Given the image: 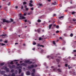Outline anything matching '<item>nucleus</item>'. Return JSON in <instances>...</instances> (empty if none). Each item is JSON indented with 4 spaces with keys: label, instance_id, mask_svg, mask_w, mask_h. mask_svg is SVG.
<instances>
[{
    "label": "nucleus",
    "instance_id": "obj_23",
    "mask_svg": "<svg viewBox=\"0 0 76 76\" xmlns=\"http://www.w3.org/2000/svg\"><path fill=\"white\" fill-rule=\"evenodd\" d=\"M23 4L24 5H25V4H26V2L25 1H24L23 2Z\"/></svg>",
    "mask_w": 76,
    "mask_h": 76
},
{
    "label": "nucleus",
    "instance_id": "obj_27",
    "mask_svg": "<svg viewBox=\"0 0 76 76\" xmlns=\"http://www.w3.org/2000/svg\"><path fill=\"white\" fill-rule=\"evenodd\" d=\"M73 36V34L72 33L71 34H70V37H72Z\"/></svg>",
    "mask_w": 76,
    "mask_h": 76
},
{
    "label": "nucleus",
    "instance_id": "obj_40",
    "mask_svg": "<svg viewBox=\"0 0 76 76\" xmlns=\"http://www.w3.org/2000/svg\"><path fill=\"white\" fill-rule=\"evenodd\" d=\"M38 67V65L37 64H35V66H34V67Z\"/></svg>",
    "mask_w": 76,
    "mask_h": 76
},
{
    "label": "nucleus",
    "instance_id": "obj_47",
    "mask_svg": "<svg viewBox=\"0 0 76 76\" xmlns=\"http://www.w3.org/2000/svg\"><path fill=\"white\" fill-rule=\"evenodd\" d=\"M28 10V8H26V11Z\"/></svg>",
    "mask_w": 76,
    "mask_h": 76
},
{
    "label": "nucleus",
    "instance_id": "obj_34",
    "mask_svg": "<svg viewBox=\"0 0 76 76\" xmlns=\"http://www.w3.org/2000/svg\"><path fill=\"white\" fill-rule=\"evenodd\" d=\"M56 61L57 62H59V61H60V60H59L58 59H57Z\"/></svg>",
    "mask_w": 76,
    "mask_h": 76
},
{
    "label": "nucleus",
    "instance_id": "obj_8",
    "mask_svg": "<svg viewBox=\"0 0 76 76\" xmlns=\"http://www.w3.org/2000/svg\"><path fill=\"white\" fill-rule=\"evenodd\" d=\"M21 66H26V64H25L24 63H23L20 64Z\"/></svg>",
    "mask_w": 76,
    "mask_h": 76
},
{
    "label": "nucleus",
    "instance_id": "obj_52",
    "mask_svg": "<svg viewBox=\"0 0 76 76\" xmlns=\"http://www.w3.org/2000/svg\"><path fill=\"white\" fill-rule=\"evenodd\" d=\"M17 66H20V64H17Z\"/></svg>",
    "mask_w": 76,
    "mask_h": 76
},
{
    "label": "nucleus",
    "instance_id": "obj_15",
    "mask_svg": "<svg viewBox=\"0 0 76 76\" xmlns=\"http://www.w3.org/2000/svg\"><path fill=\"white\" fill-rule=\"evenodd\" d=\"M15 68V65H13L11 66V68L12 69H14V68Z\"/></svg>",
    "mask_w": 76,
    "mask_h": 76
},
{
    "label": "nucleus",
    "instance_id": "obj_46",
    "mask_svg": "<svg viewBox=\"0 0 76 76\" xmlns=\"http://www.w3.org/2000/svg\"><path fill=\"white\" fill-rule=\"evenodd\" d=\"M10 2H9V4H7V5L8 6H10Z\"/></svg>",
    "mask_w": 76,
    "mask_h": 76
},
{
    "label": "nucleus",
    "instance_id": "obj_36",
    "mask_svg": "<svg viewBox=\"0 0 76 76\" xmlns=\"http://www.w3.org/2000/svg\"><path fill=\"white\" fill-rule=\"evenodd\" d=\"M19 16H20V18H21L22 17V14H19Z\"/></svg>",
    "mask_w": 76,
    "mask_h": 76
},
{
    "label": "nucleus",
    "instance_id": "obj_37",
    "mask_svg": "<svg viewBox=\"0 0 76 76\" xmlns=\"http://www.w3.org/2000/svg\"><path fill=\"white\" fill-rule=\"evenodd\" d=\"M71 8H73V9H75V8L76 7L75 6L71 7Z\"/></svg>",
    "mask_w": 76,
    "mask_h": 76
},
{
    "label": "nucleus",
    "instance_id": "obj_64",
    "mask_svg": "<svg viewBox=\"0 0 76 76\" xmlns=\"http://www.w3.org/2000/svg\"><path fill=\"white\" fill-rule=\"evenodd\" d=\"M30 3H32V0L30 1Z\"/></svg>",
    "mask_w": 76,
    "mask_h": 76
},
{
    "label": "nucleus",
    "instance_id": "obj_54",
    "mask_svg": "<svg viewBox=\"0 0 76 76\" xmlns=\"http://www.w3.org/2000/svg\"><path fill=\"white\" fill-rule=\"evenodd\" d=\"M4 76H10L9 75H6L4 74Z\"/></svg>",
    "mask_w": 76,
    "mask_h": 76
},
{
    "label": "nucleus",
    "instance_id": "obj_35",
    "mask_svg": "<svg viewBox=\"0 0 76 76\" xmlns=\"http://www.w3.org/2000/svg\"><path fill=\"white\" fill-rule=\"evenodd\" d=\"M53 44L54 45H56V42H55V41H53Z\"/></svg>",
    "mask_w": 76,
    "mask_h": 76
},
{
    "label": "nucleus",
    "instance_id": "obj_21",
    "mask_svg": "<svg viewBox=\"0 0 76 76\" xmlns=\"http://www.w3.org/2000/svg\"><path fill=\"white\" fill-rule=\"evenodd\" d=\"M58 71L59 72H61V70H60V69H58Z\"/></svg>",
    "mask_w": 76,
    "mask_h": 76
},
{
    "label": "nucleus",
    "instance_id": "obj_4",
    "mask_svg": "<svg viewBox=\"0 0 76 76\" xmlns=\"http://www.w3.org/2000/svg\"><path fill=\"white\" fill-rule=\"evenodd\" d=\"M4 69L6 70L7 72H9V69L7 68V67L5 66L4 68Z\"/></svg>",
    "mask_w": 76,
    "mask_h": 76
},
{
    "label": "nucleus",
    "instance_id": "obj_20",
    "mask_svg": "<svg viewBox=\"0 0 76 76\" xmlns=\"http://www.w3.org/2000/svg\"><path fill=\"white\" fill-rule=\"evenodd\" d=\"M37 22H38V23H39L41 22V20L39 19L38 20Z\"/></svg>",
    "mask_w": 76,
    "mask_h": 76
},
{
    "label": "nucleus",
    "instance_id": "obj_26",
    "mask_svg": "<svg viewBox=\"0 0 76 76\" xmlns=\"http://www.w3.org/2000/svg\"><path fill=\"white\" fill-rule=\"evenodd\" d=\"M11 76H15V73H13L11 75Z\"/></svg>",
    "mask_w": 76,
    "mask_h": 76
},
{
    "label": "nucleus",
    "instance_id": "obj_19",
    "mask_svg": "<svg viewBox=\"0 0 76 76\" xmlns=\"http://www.w3.org/2000/svg\"><path fill=\"white\" fill-rule=\"evenodd\" d=\"M29 6H30L31 7H32L33 6V5H32V4L31 3H29Z\"/></svg>",
    "mask_w": 76,
    "mask_h": 76
},
{
    "label": "nucleus",
    "instance_id": "obj_25",
    "mask_svg": "<svg viewBox=\"0 0 76 76\" xmlns=\"http://www.w3.org/2000/svg\"><path fill=\"white\" fill-rule=\"evenodd\" d=\"M42 39H42V38H41V37H39V41H41V40H42Z\"/></svg>",
    "mask_w": 76,
    "mask_h": 76
},
{
    "label": "nucleus",
    "instance_id": "obj_31",
    "mask_svg": "<svg viewBox=\"0 0 76 76\" xmlns=\"http://www.w3.org/2000/svg\"><path fill=\"white\" fill-rule=\"evenodd\" d=\"M22 66H19L18 67H17V69H19V68H22Z\"/></svg>",
    "mask_w": 76,
    "mask_h": 76
},
{
    "label": "nucleus",
    "instance_id": "obj_1",
    "mask_svg": "<svg viewBox=\"0 0 76 76\" xmlns=\"http://www.w3.org/2000/svg\"><path fill=\"white\" fill-rule=\"evenodd\" d=\"M24 63H28V64H32V62L30 61L29 60L25 61Z\"/></svg>",
    "mask_w": 76,
    "mask_h": 76
},
{
    "label": "nucleus",
    "instance_id": "obj_45",
    "mask_svg": "<svg viewBox=\"0 0 76 76\" xmlns=\"http://www.w3.org/2000/svg\"><path fill=\"white\" fill-rule=\"evenodd\" d=\"M23 75H24V74L23 73H22L21 74V76H23Z\"/></svg>",
    "mask_w": 76,
    "mask_h": 76
},
{
    "label": "nucleus",
    "instance_id": "obj_11",
    "mask_svg": "<svg viewBox=\"0 0 76 76\" xmlns=\"http://www.w3.org/2000/svg\"><path fill=\"white\" fill-rule=\"evenodd\" d=\"M4 62L0 63V65L1 66H3V65H4Z\"/></svg>",
    "mask_w": 76,
    "mask_h": 76
},
{
    "label": "nucleus",
    "instance_id": "obj_9",
    "mask_svg": "<svg viewBox=\"0 0 76 76\" xmlns=\"http://www.w3.org/2000/svg\"><path fill=\"white\" fill-rule=\"evenodd\" d=\"M55 56L52 57H51V58L52 59H54V57H56L57 56V54H55Z\"/></svg>",
    "mask_w": 76,
    "mask_h": 76
},
{
    "label": "nucleus",
    "instance_id": "obj_29",
    "mask_svg": "<svg viewBox=\"0 0 76 76\" xmlns=\"http://www.w3.org/2000/svg\"><path fill=\"white\" fill-rule=\"evenodd\" d=\"M33 45H35L37 44V43L35 42H33Z\"/></svg>",
    "mask_w": 76,
    "mask_h": 76
},
{
    "label": "nucleus",
    "instance_id": "obj_62",
    "mask_svg": "<svg viewBox=\"0 0 76 76\" xmlns=\"http://www.w3.org/2000/svg\"><path fill=\"white\" fill-rule=\"evenodd\" d=\"M63 42H64V44H66V42L65 41H63Z\"/></svg>",
    "mask_w": 76,
    "mask_h": 76
},
{
    "label": "nucleus",
    "instance_id": "obj_2",
    "mask_svg": "<svg viewBox=\"0 0 76 76\" xmlns=\"http://www.w3.org/2000/svg\"><path fill=\"white\" fill-rule=\"evenodd\" d=\"M34 67V65L33 64L31 65V66H28L27 68L28 69H32V68H33Z\"/></svg>",
    "mask_w": 76,
    "mask_h": 76
},
{
    "label": "nucleus",
    "instance_id": "obj_7",
    "mask_svg": "<svg viewBox=\"0 0 76 76\" xmlns=\"http://www.w3.org/2000/svg\"><path fill=\"white\" fill-rule=\"evenodd\" d=\"M25 19L26 18L23 16H22L21 18H19V19Z\"/></svg>",
    "mask_w": 76,
    "mask_h": 76
},
{
    "label": "nucleus",
    "instance_id": "obj_30",
    "mask_svg": "<svg viewBox=\"0 0 76 76\" xmlns=\"http://www.w3.org/2000/svg\"><path fill=\"white\" fill-rule=\"evenodd\" d=\"M39 6H42V4L40 3H39Z\"/></svg>",
    "mask_w": 76,
    "mask_h": 76
},
{
    "label": "nucleus",
    "instance_id": "obj_17",
    "mask_svg": "<svg viewBox=\"0 0 76 76\" xmlns=\"http://www.w3.org/2000/svg\"><path fill=\"white\" fill-rule=\"evenodd\" d=\"M34 72H32L31 73V76H35V74Z\"/></svg>",
    "mask_w": 76,
    "mask_h": 76
},
{
    "label": "nucleus",
    "instance_id": "obj_22",
    "mask_svg": "<svg viewBox=\"0 0 76 76\" xmlns=\"http://www.w3.org/2000/svg\"><path fill=\"white\" fill-rule=\"evenodd\" d=\"M14 72H15V70H14V69H12L11 71V73H13Z\"/></svg>",
    "mask_w": 76,
    "mask_h": 76
},
{
    "label": "nucleus",
    "instance_id": "obj_56",
    "mask_svg": "<svg viewBox=\"0 0 76 76\" xmlns=\"http://www.w3.org/2000/svg\"><path fill=\"white\" fill-rule=\"evenodd\" d=\"M41 45H39V44H38V45H37V46H38V47H39V46H40Z\"/></svg>",
    "mask_w": 76,
    "mask_h": 76
},
{
    "label": "nucleus",
    "instance_id": "obj_60",
    "mask_svg": "<svg viewBox=\"0 0 76 76\" xmlns=\"http://www.w3.org/2000/svg\"><path fill=\"white\" fill-rule=\"evenodd\" d=\"M23 15H24V16H26V14L25 13H24Z\"/></svg>",
    "mask_w": 76,
    "mask_h": 76
},
{
    "label": "nucleus",
    "instance_id": "obj_24",
    "mask_svg": "<svg viewBox=\"0 0 76 76\" xmlns=\"http://www.w3.org/2000/svg\"><path fill=\"white\" fill-rule=\"evenodd\" d=\"M32 72L33 73H35V69H33Z\"/></svg>",
    "mask_w": 76,
    "mask_h": 76
},
{
    "label": "nucleus",
    "instance_id": "obj_44",
    "mask_svg": "<svg viewBox=\"0 0 76 76\" xmlns=\"http://www.w3.org/2000/svg\"><path fill=\"white\" fill-rule=\"evenodd\" d=\"M59 32V31L58 30H57L56 31V34H57V33H58Z\"/></svg>",
    "mask_w": 76,
    "mask_h": 76
},
{
    "label": "nucleus",
    "instance_id": "obj_6",
    "mask_svg": "<svg viewBox=\"0 0 76 76\" xmlns=\"http://www.w3.org/2000/svg\"><path fill=\"white\" fill-rule=\"evenodd\" d=\"M34 31H35V32H37L38 33H39V34L40 33V32L41 31H40V29H38L37 30H35Z\"/></svg>",
    "mask_w": 76,
    "mask_h": 76
},
{
    "label": "nucleus",
    "instance_id": "obj_49",
    "mask_svg": "<svg viewBox=\"0 0 76 76\" xmlns=\"http://www.w3.org/2000/svg\"><path fill=\"white\" fill-rule=\"evenodd\" d=\"M15 73L17 74L18 73V71L17 70H16L15 71Z\"/></svg>",
    "mask_w": 76,
    "mask_h": 76
},
{
    "label": "nucleus",
    "instance_id": "obj_50",
    "mask_svg": "<svg viewBox=\"0 0 76 76\" xmlns=\"http://www.w3.org/2000/svg\"><path fill=\"white\" fill-rule=\"evenodd\" d=\"M31 10H34V8L33 7L31 8Z\"/></svg>",
    "mask_w": 76,
    "mask_h": 76
},
{
    "label": "nucleus",
    "instance_id": "obj_48",
    "mask_svg": "<svg viewBox=\"0 0 76 76\" xmlns=\"http://www.w3.org/2000/svg\"><path fill=\"white\" fill-rule=\"evenodd\" d=\"M14 61L16 62L18 61V60H14Z\"/></svg>",
    "mask_w": 76,
    "mask_h": 76
},
{
    "label": "nucleus",
    "instance_id": "obj_39",
    "mask_svg": "<svg viewBox=\"0 0 76 76\" xmlns=\"http://www.w3.org/2000/svg\"><path fill=\"white\" fill-rule=\"evenodd\" d=\"M56 28H57V29H58V28H59V26L57 25L56 26Z\"/></svg>",
    "mask_w": 76,
    "mask_h": 76
},
{
    "label": "nucleus",
    "instance_id": "obj_55",
    "mask_svg": "<svg viewBox=\"0 0 76 76\" xmlns=\"http://www.w3.org/2000/svg\"><path fill=\"white\" fill-rule=\"evenodd\" d=\"M15 9H18V6H15Z\"/></svg>",
    "mask_w": 76,
    "mask_h": 76
},
{
    "label": "nucleus",
    "instance_id": "obj_43",
    "mask_svg": "<svg viewBox=\"0 0 76 76\" xmlns=\"http://www.w3.org/2000/svg\"><path fill=\"white\" fill-rule=\"evenodd\" d=\"M68 65L67 64H66L65 65V67H67Z\"/></svg>",
    "mask_w": 76,
    "mask_h": 76
},
{
    "label": "nucleus",
    "instance_id": "obj_14",
    "mask_svg": "<svg viewBox=\"0 0 76 76\" xmlns=\"http://www.w3.org/2000/svg\"><path fill=\"white\" fill-rule=\"evenodd\" d=\"M10 64L12 65H13V64H14V63H13V61H12L11 62H10Z\"/></svg>",
    "mask_w": 76,
    "mask_h": 76
},
{
    "label": "nucleus",
    "instance_id": "obj_3",
    "mask_svg": "<svg viewBox=\"0 0 76 76\" xmlns=\"http://www.w3.org/2000/svg\"><path fill=\"white\" fill-rule=\"evenodd\" d=\"M3 22L4 23V22H6V23H9L11 22V21L6 20V19H3Z\"/></svg>",
    "mask_w": 76,
    "mask_h": 76
},
{
    "label": "nucleus",
    "instance_id": "obj_10",
    "mask_svg": "<svg viewBox=\"0 0 76 76\" xmlns=\"http://www.w3.org/2000/svg\"><path fill=\"white\" fill-rule=\"evenodd\" d=\"M53 26V24H51L49 25V29H51V26Z\"/></svg>",
    "mask_w": 76,
    "mask_h": 76
},
{
    "label": "nucleus",
    "instance_id": "obj_18",
    "mask_svg": "<svg viewBox=\"0 0 76 76\" xmlns=\"http://www.w3.org/2000/svg\"><path fill=\"white\" fill-rule=\"evenodd\" d=\"M64 18V16H62L60 17H59V19H62V18Z\"/></svg>",
    "mask_w": 76,
    "mask_h": 76
},
{
    "label": "nucleus",
    "instance_id": "obj_38",
    "mask_svg": "<svg viewBox=\"0 0 76 76\" xmlns=\"http://www.w3.org/2000/svg\"><path fill=\"white\" fill-rule=\"evenodd\" d=\"M10 20L11 21V22H13V20L12 18L10 19Z\"/></svg>",
    "mask_w": 76,
    "mask_h": 76
},
{
    "label": "nucleus",
    "instance_id": "obj_58",
    "mask_svg": "<svg viewBox=\"0 0 76 76\" xmlns=\"http://www.w3.org/2000/svg\"><path fill=\"white\" fill-rule=\"evenodd\" d=\"M40 47H44V45H40Z\"/></svg>",
    "mask_w": 76,
    "mask_h": 76
},
{
    "label": "nucleus",
    "instance_id": "obj_13",
    "mask_svg": "<svg viewBox=\"0 0 76 76\" xmlns=\"http://www.w3.org/2000/svg\"><path fill=\"white\" fill-rule=\"evenodd\" d=\"M4 73H5V71H2L1 72V75H4Z\"/></svg>",
    "mask_w": 76,
    "mask_h": 76
},
{
    "label": "nucleus",
    "instance_id": "obj_51",
    "mask_svg": "<svg viewBox=\"0 0 76 76\" xmlns=\"http://www.w3.org/2000/svg\"><path fill=\"white\" fill-rule=\"evenodd\" d=\"M21 9H23V6H21Z\"/></svg>",
    "mask_w": 76,
    "mask_h": 76
},
{
    "label": "nucleus",
    "instance_id": "obj_33",
    "mask_svg": "<svg viewBox=\"0 0 76 76\" xmlns=\"http://www.w3.org/2000/svg\"><path fill=\"white\" fill-rule=\"evenodd\" d=\"M8 67H9V68H10V69L12 68V66H11V65H8Z\"/></svg>",
    "mask_w": 76,
    "mask_h": 76
},
{
    "label": "nucleus",
    "instance_id": "obj_59",
    "mask_svg": "<svg viewBox=\"0 0 76 76\" xmlns=\"http://www.w3.org/2000/svg\"><path fill=\"white\" fill-rule=\"evenodd\" d=\"M68 66L69 69H70V67H69V66H70V65H68Z\"/></svg>",
    "mask_w": 76,
    "mask_h": 76
},
{
    "label": "nucleus",
    "instance_id": "obj_53",
    "mask_svg": "<svg viewBox=\"0 0 76 76\" xmlns=\"http://www.w3.org/2000/svg\"><path fill=\"white\" fill-rule=\"evenodd\" d=\"M18 62H15V64L16 65L18 64Z\"/></svg>",
    "mask_w": 76,
    "mask_h": 76
},
{
    "label": "nucleus",
    "instance_id": "obj_12",
    "mask_svg": "<svg viewBox=\"0 0 76 76\" xmlns=\"http://www.w3.org/2000/svg\"><path fill=\"white\" fill-rule=\"evenodd\" d=\"M21 72H22V70H21V69H19V71H18L19 74H20V73Z\"/></svg>",
    "mask_w": 76,
    "mask_h": 76
},
{
    "label": "nucleus",
    "instance_id": "obj_57",
    "mask_svg": "<svg viewBox=\"0 0 76 76\" xmlns=\"http://www.w3.org/2000/svg\"><path fill=\"white\" fill-rule=\"evenodd\" d=\"M50 56H48V57H47V58H50Z\"/></svg>",
    "mask_w": 76,
    "mask_h": 76
},
{
    "label": "nucleus",
    "instance_id": "obj_32",
    "mask_svg": "<svg viewBox=\"0 0 76 76\" xmlns=\"http://www.w3.org/2000/svg\"><path fill=\"white\" fill-rule=\"evenodd\" d=\"M72 20L73 21V22H75V21L76 20L75 18H73L72 19Z\"/></svg>",
    "mask_w": 76,
    "mask_h": 76
},
{
    "label": "nucleus",
    "instance_id": "obj_5",
    "mask_svg": "<svg viewBox=\"0 0 76 76\" xmlns=\"http://www.w3.org/2000/svg\"><path fill=\"white\" fill-rule=\"evenodd\" d=\"M26 74L27 75H31V73L29 71H27L26 72Z\"/></svg>",
    "mask_w": 76,
    "mask_h": 76
},
{
    "label": "nucleus",
    "instance_id": "obj_42",
    "mask_svg": "<svg viewBox=\"0 0 76 76\" xmlns=\"http://www.w3.org/2000/svg\"><path fill=\"white\" fill-rule=\"evenodd\" d=\"M72 15H74V14H75V12H72Z\"/></svg>",
    "mask_w": 76,
    "mask_h": 76
},
{
    "label": "nucleus",
    "instance_id": "obj_41",
    "mask_svg": "<svg viewBox=\"0 0 76 76\" xmlns=\"http://www.w3.org/2000/svg\"><path fill=\"white\" fill-rule=\"evenodd\" d=\"M4 43H7V40H5L4 41Z\"/></svg>",
    "mask_w": 76,
    "mask_h": 76
},
{
    "label": "nucleus",
    "instance_id": "obj_61",
    "mask_svg": "<svg viewBox=\"0 0 76 76\" xmlns=\"http://www.w3.org/2000/svg\"><path fill=\"white\" fill-rule=\"evenodd\" d=\"M24 21H25V22H27V20H25Z\"/></svg>",
    "mask_w": 76,
    "mask_h": 76
},
{
    "label": "nucleus",
    "instance_id": "obj_16",
    "mask_svg": "<svg viewBox=\"0 0 76 76\" xmlns=\"http://www.w3.org/2000/svg\"><path fill=\"white\" fill-rule=\"evenodd\" d=\"M6 34H2L1 35H0V36H2L3 37H3V38H4L5 37H6Z\"/></svg>",
    "mask_w": 76,
    "mask_h": 76
},
{
    "label": "nucleus",
    "instance_id": "obj_63",
    "mask_svg": "<svg viewBox=\"0 0 76 76\" xmlns=\"http://www.w3.org/2000/svg\"><path fill=\"white\" fill-rule=\"evenodd\" d=\"M51 68H52V69H53V68H54V66H52L51 67Z\"/></svg>",
    "mask_w": 76,
    "mask_h": 76
},
{
    "label": "nucleus",
    "instance_id": "obj_28",
    "mask_svg": "<svg viewBox=\"0 0 76 76\" xmlns=\"http://www.w3.org/2000/svg\"><path fill=\"white\" fill-rule=\"evenodd\" d=\"M1 44V45H2V46H3V45H5V44H4V43H0V44Z\"/></svg>",
    "mask_w": 76,
    "mask_h": 76
}]
</instances>
